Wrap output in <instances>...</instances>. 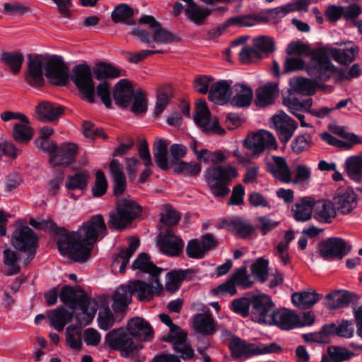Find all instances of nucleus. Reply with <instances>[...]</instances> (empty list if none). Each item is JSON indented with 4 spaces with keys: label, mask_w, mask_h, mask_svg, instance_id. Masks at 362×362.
Returning a JSON list of instances; mask_svg holds the SVG:
<instances>
[{
    "label": "nucleus",
    "mask_w": 362,
    "mask_h": 362,
    "mask_svg": "<svg viewBox=\"0 0 362 362\" xmlns=\"http://www.w3.org/2000/svg\"><path fill=\"white\" fill-rule=\"evenodd\" d=\"M27 71L24 78L30 86L39 88L45 84L44 76L57 86H66L71 79L76 86L80 97L90 103V66L80 64L73 67L70 74L62 57L29 54Z\"/></svg>",
    "instance_id": "nucleus-1"
},
{
    "label": "nucleus",
    "mask_w": 362,
    "mask_h": 362,
    "mask_svg": "<svg viewBox=\"0 0 362 362\" xmlns=\"http://www.w3.org/2000/svg\"><path fill=\"white\" fill-rule=\"evenodd\" d=\"M33 228L58 236L57 246L62 255H68L76 262L83 263L90 256V219L83 222L76 231L69 233L64 227L58 226L51 219L29 221Z\"/></svg>",
    "instance_id": "nucleus-2"
},
{
    "label": "nucleus",
    "mask_w": 362,
    "mask_h": 362,
    "mask_svg": "<svg viewBox=\"0 0 362 362\" xmlns=\"http://www.w3.org/2000/svg\"><path fill=\"white\" fill-rule=\"evenodd\" d=\"M59 298L69 309L81 311L75 315L76 323L66 328L67 344L71 349L79 350L82 346L81 329L90 323V298L81 286L65 285L61 289Z\"/></svg>",
    "instance_id": "nucleus-3"
},
{
    "label": "nucleus",
    "mask_w": 362,
    "mask_h": 362,
    "mask_svg": "<svg viewBox=\"0 0 362 362\" xmlns=\"http://www.w3.org/2000/svg\"><path fill=\"white\" fill-rule=\"evenodd\" d=\"M226 156L220 151L211 153L210 161L214 165L206 169L204 178L206 185L215 197H223L228 194V185L236 177L238 172L235 168L230 165H217L223 163Z\"/></svg>",
    "instance_id": "nucleus-4"
},
{
    "label": "nucleus",
    "mask_w": 362,
    "mask_h": 362,
    "mask_svg": "<svg viewBox=\"0 0 362 362\" xmlns=\"http://www.w3.org/2000/svg\"><path fill=\"white\" fill-rule=\"evenodd\" d=\"M38 240L35 231L28 226L21 224L13 233V246L18 251L26 252V256L22 257L25 266L35 258L38 247Z\"/></svg>",
    "instance_id": "nucleus-5"
},
{
    "label": "nucleus",
    "mask_w": 362,
    "mask_h": 362,
    "mask_svg": "<svg viewBox=\"0 0 362 362\" xmlns=\"http://www.w3.org/2000/svg\"><path fill=\"white\" fill-rule=\"evenodd\" d=\"M142 207L131 199H122L117 202V211L110 214L109 226L122 230L141 215Z\"/></svg>",
    "instance_id": "nucleus-6"
},
{
    "label": "nucleus",
    "mask_w": 362,
    "mask_h": 362,
    "mask_svg": "<svg viewBox=\"0 0 362 362\" xmlns=\"http://www.w3.org/2000/svg\"><path fill=\"white\" fill-rule=\"evenodd\" d=\"M105 343L112 349L119 351L124 358H129L139 349L127 328L120 327L110 331L105 335Z\"/></svg>",
    "instance_id": "nucleus-7"
},
{
    "label": "nucleus",
    "mask_w": 362,
    "mask_h": 362,
    "mask_svg": "<svg viewBox=\"0 0 362 362\" xmlns=\"http://www.w3.org/2000/svg\"><path fill=\"white\" fill-rule=\"evenodd\" d=\"M97 310L98 327L105 331L110 329L116 322H121L124 317L122 314L112 313L109 306L108 297L105 295L92 298V320Z\"/></svg>",
    "instance_id": "nucleus-8"
},
{
    "label": "nucleus",
    "mask_w": 362,
    "mask_h": 362,
    "mask_svg": "<svg viewBox=\"0 0 362 362\" xmlns=\"http://www.w3.org/2000/svg\"><path fill=\"white\" fill-rule=\"evenodd\" d=\"M334 71V67L328 57L321 52L313 55L311 62L307 67L308 75L320 82L329 80Z\"/></svg>",
    "instance_id": "nucleus-9"
},
{
    "label": "nucleus",
    "mask_w": 362,
    "mask_h": 362,
    "mask_svg": "<svg viewBox=\"0 0 362 362\" xmlns=\"http://www.w3.org/2000/svg\"><path fill=\"white\" fill-rule=\"evenodd\" d=\"M128 286L132 295H134L140 301H149L163 291V286L159 277H152L151 284L141 280H135L129 282Z\"/></svg>",
    "instance_id": "nucleus-10"
},
{
    "label": "nucleus",
    "mask_w": 362,
    "mask_h": 362,
    "mask_svg": "<svg viewBox=\"0 0 362 362\" xmlns=\"http://www.w3.org/2000/svg\"><path fill=\"white\" fill-rule=\"evenodd\" d=\"M196 124L202 127V131L207 135H223L226 133L218 124L216 119L211 120V112L206 106L205 100H201L197 103L196 115L194 117Z\"/></svg>",
    "instance_id": "nucleus-11"
},
{
    "label": "nucleus",
    "mask_w": 362,
    "mask_h": 362,
    "mask_svg": "<svg viewBox=\"0 0 362 362\" xmlns=\"http://www.w3.org/2000/svg\"><path fill=\"white\" fill-rule=\"evenodd\" d=\"M274 306V304L269 296L264 294L252 296L251 319L259 324H269Z\"/></svg>",
    "instance_id": "nucleus-12"
},
{
    "label": "nucleus",
    "mask_w": 362,
    "mask_h": 362,
    "mask_svg": "<svg viewBox=\"0 0 362 362\" xmlns=\"http://www.w3.org/2000/svg\"><path fill=\"white\" fill-rule=\"evenodd\" d=\"M276 144L272 134L268 131L261 129L245 139L244 146L252 151L253 157L257 156L266 149L270 148Z\"/></svg>",
    "instance_id": "nucleus-13"
},
{
    "label": "nucleus",
    "mask_w": 362,
    "mask_h": 362,
    "mask_svg": "<svg viewBox=\"0 0 362 362\" xmlns=\"http://www.w3.org/2000/svg\"><path fill=\"white\" fill-rule=\"evenodd\" d=\"M319 252L325 259H341L346 254V243L339 238H329L319 245Z\"/></svg>",
    "instance_id": "nucleus-14"
},
{
    "label": "nucleus",
    "mask_w": 362,
    "mask_h": 362,
    "mask_svg": "<svg viewBox=\"0 0 362 362\" xmlns=\"http://www.w3.org/2000/svg\"><path fill=\"white\" fill-rule=\"evenodd\" d=\"M272 119L279 140L283 143L288 142L296 131V122L284 112L274 115Z\"/></svg>",
    "instance_id": "nucleus-15"
},
{
    "label": "nucleus",
    "mask_w": 362,
    "mask_h": 362,
    "mask_svg": "<svg viewBox=\"0 0 362 362\" xmlns=\"http://www.w3.org/2000/svg\"><path fill=\"white\" fill-rule=\"evenodd\" d=\"M139 23L149 26V28L152 31V42L158 44H167L175 40L174 35L170 32L163 28L161 24L152 16L144 15L141 16L139 19Z\"/></svg>",
    "instance_id": "nucleus-16"
},
{
    "label": "nucleus",
    "mask_w": 362,
    "mask_h": 362,
    "mask_svg": "<svg viewBox=\"0 0 362 362\" xmlns=\"http://www.w3.org/2000/svg\"><path fill=\"white\" fill-rule=\"evenodd\" d=\"M132 338L140 341H150L154 337L151 325L141 317L131 319L127 325Z\"/></svg>",
    "instance_id": "nucleus-17"
},
{
    "label": "nucleus",
    "mask_w": 362,
    "mask_h": 362,
    "mask_svg": "<svg viewBox=\"0 0 362 362\" xmlns=\"http://www.w3.org/2000/svg\"><path fill=\"white\" fill-rule=\"evenodd\" d=\"M109 172L112 179L113 194L119 197L127 189V177L122 164L117 159H113L109 164Z\"/></svg>",
    "instance_id": "nucleus-18"
},
{
    "label": "nucleus",
    "mask_w": 362,
    "mask_h": 362,
    "mask_svg": "<svg viewBox=\"0 0 362 362\" xmlns=\"http://www.w3.org/2000/svg\"><path fill=\"white\" fill-rule=\"evenodd\" d=\"M78 150L76 144L65 142L58 147L57 153L50 156V163L54 166H68L74 161Z\"/></svg>",
    "instance_id": "nucleus-19"
},
{
    "label": "nucleus",
    "mask_w": 362,
    "mask_h": 362,
    "mask_svg": "<svg viewBox=\"0 0 362 362\" xmlns=\"http://www.w3.org/2000/svg\"><path fill=\"white\" fill-rule=\"evenodd\" d=\"M334 204L341 214H347L357 205L356 195L351 189L339 188L334 197Z\"/></svg>",
    "instance_id": "nucleus-20"
},
{
    "label": "nucleus",
    "mask_w": 362,
    "mask_h": 362,
    "mask_svg": "<svg viewBox=\"0 0 362 362\" xmlns=\"http://www.w3.org/2000/svg\"><path fill=\"white\" fill-rule=\"evenodd\" d=\"M269 325H275L282 329L294 328L299 322L298 317L291 310L281 308L272 311Z\"/></svg>",
    "instance_id": "nucleus-21"
},
{
    "label": "nucleus",
    "mask_w": 362,
    "mask_h": 362,
    "mask_svg": "<svg viewBox=\"0 0 362 362\" xmlns=\"http://www.w3.org/2000/svg\"><path fill=\"white\" fill-rule=\"evenodd\" d=\"M132 293L127 285H121L112 295V308L115 313L125 316L129 305L132 302Z\"/></svg>",
    "instance_id": "nucleus-22"
},
{
    "label": "nucleus",
    "mask_w": 362,
    "mask_h": 362,
    "mask_svg": "<svg viewBox=\"0 0 362 362\" xmlns=\"http://www.w3.org/2000/svg\"><path fill=\"white\" fill-rule=\"evenodd\" d=\"M135 93L131 82L128 79L119 80L115 86L113 98L118 106L127 107L129 105Z\"/></svg>",
    "instance_id": "nucleus-23"
},
{
    "label": "nucleus",
    "mask_w": 362,
    "mask_h": 362,
    "mask_svg": "<svg viewBox=\"0 0 362 362\" xmlns=\"http://www.w3.org/2000/svg\"><path fill=\"white\" fill-rule=\"evenodd\" d=\"M222 223L227 230L236 236L246 238L254 232V226L250 221L240 217H233L226 219Z\"/></svg>",
    "instance_id": "nucleus-24"
},
{
    "label": "nucleus",
    "mask_w": 362,
    "mask_h": 362,
    "mask_svg": "<svg viewBox=\"0 0 362 362\" xmlns=\"http://www.w3.org/2000/svg\"><path fill=\"white\" fill-rule=\"evenodd\" d=\"M125 75L126 72L124 70L103 62L96 63L92 69V76L96 79L102 81V82Z\"/></svg>",
    "instance_id": "nucleus-25"
},
{
    "label": "nucleus",
    "mask_w": 362,
    "mask_h": 362,
    "mask_svg": "<svg viewBox=\"0 0 362 362\" xmlns=\"http://www.w3.org/2000/svg\"><path fill=\"white\" fill-rule=\"evenodd\" d=\"M69 311L63 306L57 308L56 309L47 311V315L49 320L51 326H52L58 332L64 330V327L71 322L74 317V310Z\"/></svg>",
    "instance_id": "nucleus-26"
},
{
    "label": "nucleus",
    "mask_w": 362,
    "mask_h": 362,
    "mask_svg": "<svg viewBox=\"0 0 362 362\" xmlns=\"http://www.w3.org/2000/svg\"><path fill=\"white\" fill-rule=\"evenodd\" d=\"M193 327L198 333L205 336L212 335L218 330L216 323L209 310L196 314L193 317Z\"/></svg>",
    "instance_id": "nucleus-27"
},
{
    "label": "nucleus",
    "mask_w": 362,
    "mask_h": 362,
    "mask_svg": "<svg viewBox=\"0 0 362 362\" xmlns=\"http://www.w3.org/2000/svg\"><path fill=\"white\" fill-rule=\"evenodd\" d=\"M140 244L139 240L134 237L129 239V246L127 248L121 249L120 252L115 255L112 267L117 268L119 266L120 273H124L130 258L136 252Z\"/></svg>",
    "instance_id": "nucleus-28"
},
{
    "label": "nucleus",
    "mask_w": 362,
    "mask_h": 362,
    "mask_svg": "<svg viewBox=\"0 0 362 362\" xmlns=\"http://www.w3.org/2000/svg\"><path fill=\"white\" fill-rule=\"evenodd\" d=\"M314 218L319 222L330 223L337 216L334 204L328 200L314 202Z\"/></svg>",
    "instance_id": "nucleus-29"
},
{
    "label": "nucleus",
    "mask_w": 362,
    "mask_h": 362,
    "mask_svg": "<svg viewBox=\"0 0 362 362\" xmlns=\"http://www.w3.org/2000/svg\"><path fill=\"white\" fill-rule=\"evenodd\" d=\"M267 169L274 177L281 182L285 183L291 182V170L283 157L273 156L272 161L267 163Z\"/></svg>",
    "instance_id": "nucleus-30"
},
{
    "label": "nucleus",
    "mask_w": 362,
    "mask_h": 362,
    "mask_svg": "<svg viewBox=\"0 0 362 362\" xmlns=\"http://www.w3.org/2000/svg\"><path fill=\"white\" fill-rule=\"evenodd\" d=\"M231 88L227 81H220L211 86L209 99L217 105L226 104L230 98Z\"/></svg>",
    "instance_id": "nucleus-31"
},
{
    "label": "nucleus",
    "mask_w": 362,
    "mask_h": 362,
    "mask_svg": "<svg viewBox=\"0 0 362 362\" xmlns=\"http://www.w3.org/2000/svg\"><path fill=\"white\" fill-rule=\"evenodd\" d=\"M64 108L62 105H54L49 102H42L35 107L37 118L40 121H54L64 113Z\"/></svg>",
    "instance_id": "nucleus-32"
},
{
    "label": "nucleus",
    "mask_w": 362,
    "mask_h": 362,
    "mask_svg": "<svg viewBox=\"0 0 362 362\" xmlns=\"http://www.w3.org/2000/svg\"><path fill=\"white\" fill-rule=\"evenodd\" d=\"M24 60V55L21 51H2L0 54L1 63L13 75H17L21 72Z\"/></svg>",
    "instance_id": "nucleus-33"
},
{
    "label": "nucleus",
    "mask_w": 362,
    "mask_h": 362,
    "mask_svg": "<svg viewBox=\"0 0 362 362\" xmlns=\"http://www.w3.org/2000/svg\"><path fill=\"white\" fill-rule=\"evenodd\" d=\"M354 325L352 321L343 320L339 325L330 323L322 327V332L327 336L336 335L341 338L349 339L354 334Z\"/></svg>",
    "instance_id": "nucleus-34"
},
{
    "label": "nucleus",
    "mask_w": 362,
    "mask_h": 362,
    "mask_svg": "<svg viewBox=\"0 0 362 362\" xmlns=\"http://www.w3.org/2000/svg\"><path fill=\"white\" fill-rule=\"evenodd\" d=\"M356 294L347 291H336L326 296L325 305L330 309L347 306L354 300Z\"/></svg>",
    "instance_id": "nucleus-35"
},
{
    "label": "nucleus",
    "mask_w": 362,
    "mask_h": 362,
    "mask_svg": "<svg viewBox=\"0 0 362 362\" xmlns=\"http://www.w3.org/2000/svg\"><path fill=\"white\" fill-rule=\"evenodd\" d=\"M187 334L184 331L175 336L171 340L166 341L173 344V350L180 354L184 361L190 360L194 356L193 349L187 343Z\"/></svg>",
    "instance_id": "nucleus-36"
},
{
    "label": "nucleus",
    "mask_w": 362,
    "mask_h": 362,
    "mask_svg": "<svg viewBox=\"0 0 362 362\" xmlns=\"http://www.w3.org/2000/svg\"><path fill=\"white\" fill-rule=\"evenodd\" d=\"M313 205L314 200L310 197H304L296 203L291 209L294 219L300 222L310 220L313 211Z\"/></svg>",
    "instance_id": "nucleus-37"
},
{
    "label": "nucleus",
    "mask_w": 362,
    "mask_h": 362,
    "mask_svg": "<svg viewBox=\"0 0 362 362\" xmlns=\"http://www.w3.org/2000/svg\"><path fill=\"white\" fill-rule=\"evenodd\" d=\"M303 95H300L293 90H291L288 95L284 99V105L286 106L290 112L296 114V112H300L303 109L309 110L312 106V99H302Z\"/></svg>",
    "instance_id": "nucleus-38"
},
{
    "label": "nucleus",
    "mask_w": 362,
    "mask_h": 362,
    "mask_svg": "<svg viewBox=\"0 0 362 362\" xmlns=\"http://www.w3.org/2000/svg\"><path fill=\"white\" fill-rule=\"evenodd\" d=\"M278 94V86L270 83L256 90L255 104L258 107H265L272 104Z\"/></svg>",
    "instance_id": "nucleus-39"
},
{
    "label": "nucleus",
    "mask_w": 362,
    "mask_h": 362,
    "mask_svg": "<svg viewBox=\"0 0 362 362\" xmlns=\"http://www.w3.org/2000/svg\"><path fill=\"white\" fill-rule=\"evenodd\" d=\"M131 268L133 270H139L149 274L151 277H159L160 274L163 271V269L155 265L151 261L150 257L144 252L141 253L134 260Z\"/></svg>",
    "instance_id": "nucleus-40"
},
{
    "label": "nucleus",
    "mask_w": 362,
    "mask_h": 362,
    "mask_svg": "<svg viewBox=\"0 0 362 362\" xmlns=\"http://www.w3.org/2000/svg\"><path fill=\"white\" fill-rule=\"evenodd\" d=\"M233 88L235 93L231 100V104L238 107H248L253 98L252 88L243 84H235Z\"/></svg>",
    "instance_id": "nucleus-41"
},
{
    "label": "nucleus",
    "mask_w": 362,
    "mask_h": 362,
    "mask_svg": "<svg viewBox=\"0 0 362 362\" xmlns=\"http://www.w3.org/2000/svg\"><path fill=\"white\" fill-rule=\"evenodd\" d=\"M320 295L315 291H306L293 293V303L300 309H309L319 300Z\"/></svg>",
    "instance_id": "nucleus-42"
},
{
    "label": "nucleus",
    "mask_w": 362,
    "mask_h": 362,
    "mask_svg": "<svg viewBox=\"0 0 362 362\" xmlns=\"http://www.w3.org/2000/svg\"><path fill=\"white\" fill-rule=\"evenodd\" d=\"M358 53V47L356 45L346 46L344 48H334L331 54L334 61L342 64L351 63Z\"/></svg>",
    "instance_id": "nucleus-43"
},
{
    "label": "nucleus",
    "mask_w": 362,
    "mask_h": 362,
    "mask_svg": "<svg viewBox=\"0 0 362 362\" xmlns=\"http://www.w3.org/2000/svg\"><path fill=\"white\" fill-rule=\"evenodd\" d=\"M192 273L189 269L173 270L168 272L166 276V290L170 293L175 292L180 288L181 282Z\"/></svg>",
    "instance_id": "nucleus-44"
},
{
    "label": "nucleus",
    "mask_w": 362,
    "mask_h": 362,
    "mask_svg": "<svg viewBox=\"0 0 362 362\" xmlns=\"http://www.w3.org/2000/svg\"><path fill=\"white\" fill-rule=\"evenodd\" d=\"M158 245L160 251L168 256H178L184 247V242L179 238H174L173 240L168 238H160Z\"/></svg>",
    "instance_id": "nucleus-45"
},
{
    "label": "nucleus",
    "mask_w": 362,
    "mask_h": 362,
    "mask_svg": "<svg viewBox=\"0 0 362 362\" xmlns=\"http://www.w3.org/2000/svg\"><path fill=\"white\" fill-rule=\"evenodd\" d=\"M168 145V144L165 140L160 139L153 144L152 148L156 163L162 170L168 168L167 158Z\"/></svg>",
    "instance_id": "nucleus-46"
},
{
    "label": "nucleus",
    "mask_w": 362,
    "mask_h": 362,
    "mask_svg": "<svg viewBox=\"0 0 362 362\" xmlns=\"http://www.w3.org/2000/svg\"><path fill=\"white\" fill-rule=\"evenodd\" d=\"M134 16V10L127 4H121L117 6L112 12L111 17L115 23H124L127 25H134L132 20Z\"/></svg>",
    "instance_id": "nucleus-47"
},
{
    "label": "nucleus",
    "mask_w": 362,
    "mask_h": 362,
    "mask_svg": "<svg viewBox=\"0 0 362 362\" xmlns=\"http://www.w3.org/2000/svg\"><path fill=\"white\" fill-rule=\"evenodd\" d=\"M252 45L258 51L259 58H261L262 54H269L275 49L274 40L270 37L264 35L254 38L252 40Z\"/></svg>",
    "instance_id": "nucleus-48"
},
{
    "label": "nucleus",
    "mask_w": 362,
    "mask_h": 362,
    "mask_svg": "<svg viewBox=\"0 0 362 362\" xmlns=\"http://www.w3.org/2000/svg\"><path fill=\"white\" fill-rule=\"evenodd\" d=\"M185 13L195 24L202 25L206 18L211 13V11L208 8H202L195 3L185 8Z\"/></svg>",
    "instance_id": "nucleus-49"
},
{
    "label": "nucleus",
    "mask_w": 362,
    "mask_h": 362,
    "mask_svg": "<svg viewBox=\"0 0 362 362\" xmlns=\"http://www.w3.org/2000/svg\"><path fill=\"white\" fill-rule=\"evenodd\" d=\"M4 263L10 267L7 274L9 276L16 275L21 272V267L17 264L21 259L17 252L11 249H6L3 252Z\"/></svg>",
    "instance_id": "nucleus-50"
},
{
    "label": "nucleus",
    "mask_w": 362,
    "mask_h": 362,
    "mask_svg": "<svg viewBox=\"0 0 362 362\" xmlns=\"http://www.w3.org/2000/svg\"><path fill=\"white\" fill-rule=\"evenodd\" d=\"M346 172L349 177L355 181H359L362 175V160L358 156H351L346 160Z\"/></svg>",
    "instance_id": "nucleus-51"
},
{
    "label": "nucleus",
    "mask_w": 362,
    "mask_h": 362,
    "mask_svg": "<svg viewBox=\"0 0 362 362\" xmlns=\"http://www.w3.org/2000/svg\"><path fill=\"white\" fill-rule=\"evenodd\" d=\"M33 136V129L29 125L16 123L13 129V137L16 142L27 143Z\"/></svg>",
    "instance_id": "nucleus-52"
},
{
    "label": "nucleus",
    "mask_w": 362,
    "mask_h": 362,
    "mask_svg": "<svg viewBox=\"0 0 362 362\" xmlns=\"http://www.w3.org/2000/svg\"><path fill=\"white\" fill-rule=\"evenodd\" d=\"M95 93L98 98H100L102 103L105 105V106L107 108L111 107L112 100L110 97V86L108 82H101L100 84L97 86L95 91L94 88V85L92 83V98H93ZM93 102V98H92V103Z\"/></svg>",
    "instance_id": "nucleus-53"
},
{
    "label": "nucleus",
    "mask_w": 362,
    "mask_h": 362,
    "mask_svg": "<svg viewBox=\"0 0 362 362\" xmlns=\"http://www.w3.org/2000/svg\"><path fill=\"white\" fill-rule=\"evenodd\" d=\"M252 306V297L251 298H240L234 299L230 305V309L241 315L242 317H247L250 315V310Z\"/></svg>",
    "instance_id": "nucleus-54"
},
{
    "label": "nucleus",
    "mask_w": 362,
    "mask_h": 362,
    "mask_svg": "<svg viewBox=\"0 0 362 362\" xmlns=\"http://www.w3.org/2000/svg\"><path fill=\"white\" fill-rule=\"evenodd\" d=\"M292 86L291 90H293L300 95L308 96L315 93V88L310 80L299 77L291 81Z\"/></svg>",
    "instance_id": "nucleus-55"
},
{
    "label": "nucleus",
    "mask_w": 362,
    "mask_h": 362,
    "mask_svg": "<svg viewBox=\"0 0 362 362\" xmlns=\"http://www.w3.org/2000/svg\"><path fill=\"white\" fill-rule=\"evenodd\" d=\"M107 232L105 221L101 215L92 216V246L102 239Z\"/></svg>",
    "instance_id": "nucleus-56"
},
{
    "label": "nucleus",
    "mask_w": 362,
    "mask_h": 362,
    "mask_svg": "<svg viewBox=\"0 0 362 362\" xmlns=\"http://www.w3.org/2000/svg\"><path fill=\"white\" fill-rule=\"evenodd\" d=\"M328 354L332 362H342L354 356L355 354L346 348L332 346L328 349Z\"/></svg>",
    "instance_id": "nucleus-57"
},
{
    "label": "nucleus",
    "mask_w": 362,
    "mask_h": 362,
    "mask_svg": "<svg viewBox=\"0 0 362 362\" xmlns=\"http://www.w3.org/2000/svg\"><path fill=\"white\" fill-rule=\"evenodd\" d=\"M268 264V261L261 257L257 259L251 266L252 274L262 283L267 280Z\"/></svg>",
    "instance_id": "nucleus-58"
},
{
    "label": "nucleus",
    "mask_w": 362,
    "mask_h": 362,
    "mask_svg": "<svg viewBox=\"0 0 362 362\" xmlns=\"http://www.w3.org/2000/svg\"><path fill=\"white\" fill-rule=\"evenodd\" d=\"M158 317H159V319L160 320V321L163 323H164L165 325H166L170 329L169 333H168L165 335H163L160 338V341H166L168 340H171L172 338H173L175 336L179 334L180 332H184V330H182L179 326L175 325L173 322L170 317L168 315L162 313V314H160L158 315Z\"/></svg>",
    "instance_id": "nucleus-59"
},
{
    "label": "nucleus",
    "mask_w": 362,
    "mask_h": 362,
    "mask_svg": "<svg viewBox=\"0 0 362 362\" xmlns=\"http://www.w3.org/2000/svg\"><path fill=\"white\" fill-rule=\"evenodd\" d=\"M202 170L200 164L196 162L180 161L176 167L175 171L180 173H184L188 176L198 175Z\"/></svg>",
    "instance_id": "nucleus-60"
},
{
    "label": "nucleus",
    "mask_w": 362,
    "mask_h": 362,
    "mask_svg": "<svg viewBox=\"0 0 362 362\" xmlns=\"http://www.w3.org/2000/svg\"><path fill=\"white\" fill-rule=\"evenodd\" d=\"M96 179L94 186L92 187V194L95 197H100L105 194L107 189V181L103 172L98 170L96 173Z\"/></svg>",
    "instance_id": "nucleus-61"
},
{
    "label": "nucleus",
    "mask_w": 362,
    "mask_h": 362,
    "mask_svg": "<svg viewBox=\"0 0 362 362\" xmlns=\"http://www.w3.org/2000/svg\"><path fill=\"white\" fill-rule=\"evenodd\" d=\"M257 220V224L256 227L261 231L263 235L270 233L272 230L276 228L279 223V221H276L266 216H259Z\"/></svg>",
    "instance_id": "nucleus-62"
},
{
    "label": "nucleus",
    "mask_w": 362,
    "mask_h": 362,
    "mask_svg": "<svg viewBox=\"0 0 362 362\" xmlns=\"http://www.w3.org/2000/svg\"><path fill=\"white\" fill-rule=\"evenodd\" d=\"M134 101L131 110L135 115L144 113L147 110V101L142 91L139 90L135 93L133 96Z\"/></svg>",
    "instance_id": "nucleus-63"
},
{
    "label": "nucleus",
    "mask_w": 362,
    "mask_h": 362,
    "mask_svg": "<svg viewBox=\"0 0 362 362\" xmlns=\"http://www.w3.org/2000/svg\"><path fill=\"white\" fill-rule=\"evenodd\" d=\"M310 169L305 165H298L296 167V172L294 179L291 178L293 184L308 185L310 178Z\"/></svg>",
    "instance_id": "nucleus-64"
}]
</instances>
